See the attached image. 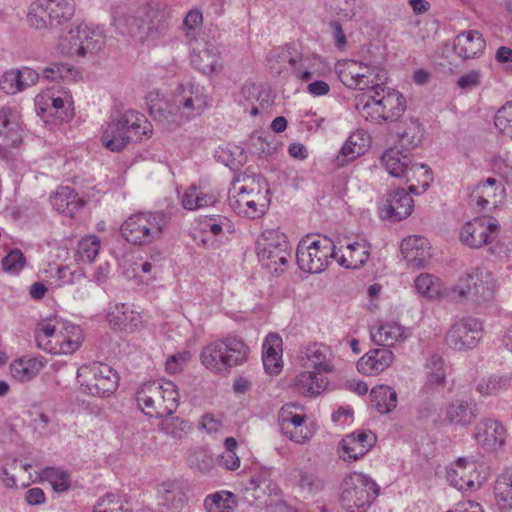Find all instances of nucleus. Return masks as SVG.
I'll list each match as a JSON object with an SVG mask.
<instances>
[{"label": "nucleus", "mask_w": 512, "mask_h": 512, "mask_svg": "<svg viewBox=\"0 0 512 512\" xmlns=\"http://www.w3.org/2000/svg\"><path fill=\"white\" fill-rule=\"evenodd\" d=\"M414 200L410 193L402 188L390 191L378 204L381 219L400 221L407 218L413 211Z\"/></svg>", "instance_id": "obj_22"}, {"label": "nucleus", "mask_w": 512, "mask_h": 512, "mask_svg": "<svg viewBox=\"0 0 512 512\" xmlns=\"http://www.w3.org/2000/svg\"><path fill=\"white\" fill-rule=\"evenodd\" d=\"M237 445L233 437H228L224 441L225 450L220 456V465L227 470L234 471L240 467V458L235 452Z\"/></svg>", "instance_id": "obj_60"}, {"label": "nucleus", "mask_w": 512, "mask_h": 512, "mask_svg": "<svg viewBox=\"0 0 512 512\" xmlns=\"http://www.w3.org/2000/svg\"><path fill=\"white\" fill-rule=\"evenodd\" d=\"M509 385V378L505 376L492 375L484 377L476 384V391L482 397H490L506 390Z\"/></svg>", "instance_id": "obj_55"}, {"label": "nucleus", "mask_w": 512, "mask_h": 512, "mask_svg": "<svg viewBox=\"0 0 512 512\" xmlns=\"http://www.w3.org/2000/svg\"><path fill=\"white\" fill-rule=\"evenodd\" d=\"M289 59H294L290 56L289 50L285 47L279 46L273 48L269 52L267 56V63L271 70L280 74L285 69L286 63H289Z\"/></svg>", "instance_id": "obj_61"}, {"label": "nucleus", "mask_w": 512, "mask_h": 512, "mask_svg": "<svg viewBox=\"0 0 512 512\" xmlns=\"http://www.w3.org/2000/svg\"><path fill=\"white\" fill-rule=\"evenodd\" d=\"M493 168L502 175L508 183H512V155L508 152L499 154L492 160Z\"/></svg>", "instance_id": "obj_64"}, {"label": "nucleus", "mask_w": 512, "mask_h": 512, "mask_svg": "<svg viewBox=\"0 0 512 512\" xmlns=\"http://www.w3.org/2000/svg\"><path fill=\"white\" fill-rule=\"evenodd\" d=\"M370 258V244L365 239L349 240L341 245L336 260L338 264L347 269H359Z\"/></svg>", "instance_id": "obj_33"}, {"label": "nucleus", "mask_w": 512, "mask_h": 512, "mask_svg": "<svg viewBox=\"0 0 512 512\" xmlns=\"http://www.w3.org/2000/svg\"><path fill=\"white\" fill-rule=\"evenodd\" d=\"M497 283L494 275L485 267H473L461 275L451 288L452 298L481 305L494 299Z\"/></svg>", "instance_id": "obj_8"}, {"label": "nucleus", "mask_w": 512, "mask_h": 512, "mask_svg": "<svg viewBox=\"0 0 512 512\" xmlns=\"http://www.w3.org/2000/svg\"><path fill=\"white\" fill-rule=\"evenodd\" d=\"M371 402L382 414L391 412L397 406V393L388 385H378L371 390Z\"/></svg>", "instance_id": "obj_50"}, {"label": "nucleus", "mask_w": 512, "mask_h": 512, "mask_svg": "<svg viewBox=\"0 0 512 512\" xmlns=\"http://www.w3.org/2000/svg\"><path fill=\"white\" fill-rule=\"evenodd\" d=\"M374 343L393 347L405 339V328L397 321H381L370 330Z\"/></svg>", "instance_id": "obj_41"}, {"label": "nucleus", "mask_w": 512, "mask_h": 512, "mask_svg": "<svg viewBox=\"0 0 512 512\" xmlns=\"http://www.w3.org/2000/svg\"><path fill=\"white\" fill-rule=\"evenodd\" d=\"M44 367L45 361L42 356L24 355L14 359L9 369L14 380L25 383L34 379Z\"/></svg>", "instance_id": "obj_38"}, {"label": "nucleus", "mask_w": 512, "mask_h": 512, "mask_svg": "<svg viewBox=\"0 0 512 512\" xmlns=\"http://www.w3.org/2000/svg\"><path fill=\"white\" fill-rule=\"evenodd\" d=\"M399 146L406 150L417 147L423 136V129L418 121L411 120L406 122L398 132Z\"/></svg>", "instance_id": "obj_53"}, {"label": "nucleus", "mask_w": 512, "mask_h": 512, "mask_svg": "<svg viewBox=\"0 0 512 512\" xmlns=\"http://www.w3.org/2000/svg\"><path fill=\"white\" fill-rule=\"evenodd\" d=\"M339 80L349 89L366 90L374 88L380 82L377 69L367 63L352 59H343L335 64Z\"/></svg>", "instance_id": "obj_17"}, {"label": "nucleus", "mask_w": 512, "mask_h": 512, "mask_svg": "<svg viewBox=\"0 0 512 512\" xmlns=\"http://www.w3.org/2000/svg\"><path fill=\"white\" fill-rule=\"evenodd\" d=\"M162 430L175 439H183L192 432L193 425L185 419L173 417L162 424Z\"/></svg>", "instance_id": "obj_59"}, {"label": "nucleus", "mask_w": 512, "mask_h": 512, "mask_svg": "<svg viewBox=\"0 0 512 512\" xmlns=\"http://www.w3.org/2000/svg\"><path fill=\"white\" fill-rule=\"evenodd\" d=\"M337 252L333 241L321 235H307L297 246L296 261L303 272L321 273L325 271Z\"/></svg>", "instance_id": "obj_11"}, {"label": "nucleus", "mask_w": 512, "mask_h": 512, "mask_svg": "<svg viewBox=\"0 0 512 512\" xmlns=\"http://www.w3.org/2000/svg\"><path fill=\"white\" fill-rule=\"evenodd\" d=\"M483 331V322L479 318L461 317L455 320L446 332L445 342L454 350H471L481 342Z\"/></svg>", "instance_id": "obj_18"}, {"label": "nucleus", "mask_w": 512, "mask_h": 512, "mask_svg": "<svg viewBox=\"0 0 512 512\" xmlns=\"http://www.w3.org/2000/svg\"><path fill=\"white\" fill-rule=\"evenodd\" d=\"M278 421L283 434L294 443L306 444L315 434V426L301 404L291 402L283 405Z\"/></svg>", "instance_id": "obj_16"}, {"label": "nucleus", "mask_w": 512, "mask_h": 512, "mask_svg": "<svg viewBox=\"0 0 512 512\" xmlns=\"http://www.w3.org/2000/svg\"><path fill=\"white\" fill-rule=\"evenodd\" d=\"M41 477L49 482L56 492L68 490L71 484L69 474L60 468L47 467L42 471Z\"/></svg>", "instance_id": "obj_56"}, {"label": "nucleus", "mask_w": 512, "mask_h": 512, "mask_svg": "<svg viewBox=\"0 0 512 512\" xmlns=\"http://www.w3.org/2000/svg\"><path fill=\"white\" fill-rule=\"evenodd\" d=\"M24 132L16 109H0V139L7 148H17L23 143Z\"/></svg>", "instance_id": "obj_32"}, {"label": "nucleus", "mask_w": 512, "mask_h": 512, "mask_svg": "<svg viewBox=\"0 0 512 512\" xmlns=\"http://www.w3.org/2000/svg\"><path fill=\"white\" fill-rule=\"evenodd\" d=\"M329 383L327 375L306 369L296 375L293 387L303 396L317 397L328 388Z\"/></svg>", "instance_id": "obj_35"}, {"label": "nucleus", "mask_w": 512, "mask_h": 512, "mask_svg": "<svg viewBox=\"0 0 512 512\" xmlns=\"http://www.w3.org/2000/svg\"><path fill=\"white\" fill-rule=\"evenodd\" d=\"M118 118L130 143L141 142L152 136V124L142 113L127 110Z\"/></svg>", "instance_id": "obj_34"}, {"label": "nucleus", "mask_w": 512, "mask_h": 512, "mask_svg": "<svg viewBox=\"0 0 512 512\" xmlns=\"http://www.w3.org/2000/svg\"><path fill=\"white\" fill-rule=\"evenodd\" d=\"M219 198L217 190L204 183H192L178 191L180 205L187 211L212 207Z\"/></svg>", "instance_id": "obj_24"}, {"label": "nucleus", "mask_w": 512, "mask_h": 512, "mask_svg": "<svg viewBox=\"0 0 512 512\" xmlns=\"http://www.w3.org/2000/svg\"><path fill=\"white\" fill-rule=\"evenodd\" d=\"M381 162L387 172L397 178H402L413 163L411 156L404 154L397 147L387 149L381 157Z\"/></svg>", "instance_id": "obj_47"}, {"label": "nucleus", "mask_w": 512, "mask_h": 512, "mask_svg": "<svg viewBox=\"0 0 512 512\" xmlns=\"http://www.w3.org/2000/svg\"><path fill=\"white\" fill-rule=\"evenodd\" d=\"M499 223L492 217H476L464 224L460 231L461 242L473 249L491 243L497 236Z\"/></svg>", "instance_id": "obj_21"}, {"label": "nucleus", "mask_w": 512, "mask_h": 512, "mask_svg": "<svg viewBox=\"0 0 512 512\" xmlns=\"http://www.w3.org/2000/svg\"><path fill=\"white\" fill-rule=\"evenodd\" d=\"M136 402L141 412L150 418L168 417L177 411L180 393L171 380L148 381L137 389Z\"/></svg>", "instance_id": "obj_4"}, {"label": "nucleus", "mask_w": 512, "mask_h": 512, "mask_svg": "<svg viewBox=\"0 0 512 512\" xmlns=\"http://www.w3.org/2000/svg\"><path fill=\"white\" fill-rule=\"evenodd\" d=\"M38 347L52 355H71L80 349L84 333L79 325L63 318H48L35 329Z\"/></svg>", "instance_id": "obj_2"}, {"label": "nucleus", "mask_w": 512, "mask_h": 512, "mask_svg": "<svg viewBox=\"0 0 512 512\" xmlns=\"http://www.w3.org/2000/svg\"><path fill=\"white\" fill-rule=\"evenodd\" d=\"M414 287L421 296L430 300L452 296L450 291H446L441 279L429 273L418 275L414 280Z\"/></svg>", "instance_id": "obj_46"}, {"label": "nucleus", "mask_w": 512, "mask_h": 512, "mask_svg": "<svg viewBox=\"0 0 512 512\" xmlns=\"http://www.w3.org/2000/svg\"><path fill=\"white\" fill-rule=\"evenodd\" d=\"M368 93L357 97L356 110L362 118L373 123L398 119L406 109V101L397 90L382 87L379 82Z\"/></svg>", "instance_id": "obj_3"}, {"label": "nucleus", "mask_w": 512, "mask_h": 512, "mask_svg": "<svg viewBox=\"0 0 512 512\" xmlns=\"http://www.w3.org/2000/svg\"><path fill=\"white\" fill-rule=\"evenodd\" d=\"M227 219L221 216H205L195 220L193 227V238L195 240L198 239L197 232L203 234V238H201V242L206 244L207 239L205 236L207 234H211L212 236H217L223 231V224Z\"/></svg>", "instance_id": "obj_52"}, {"label": "nucleus", "mask_w": 512, "mask_h": 512, "mask_svg": "<svg viewBox=\"0 0 512 512\" xmlns=\"http://www.w3.org/2000/svg\"><path fill=\"white\" fill-rule=\"evenodd\" d=\"M473 437L483 449L499 452L506 445L508 432L502 422L495 419H484L476 425Z\"/></svg>", "instance_id": "obj_23"}, {"label": "nucleus", "mask_w": 512, "mask_h": 512, "mask_svg": "<svg viewBox=\"0 0 512 512\" xmlns=\"http://www.w3.org/2000/svg\"><path fill=\"white\" fill-rule=\"evenodd\" d=\"M371 143L372 138L368 131L362 128L355 130L349 135L336 156V165L342 167L355 161L369 151Z\"/></svg>", "instance_id": "obj_29"}, {"label": "nucleus", "mask_w": 512, "mask_h": 512, "mask_svg": "<svg viewBox=\"0 0 512 512\" xmlns=\"http://www.w3.org/2000/svg\"><path fill=\"white\" fill-rule=\"evenodd\" d=\"M74 101L68 90L47 89L35 97L39 112L49 114L62 122H68L74 116Z\"/></svg>", "instance_id": "obj_20"}, {"label": "nucleus", "mask_w": 512, "mask_h": 512, "mask_svg": "<svg viewBox=\"0 0 512 512\" xmlns=\"http://www.w3.org/2000/svg\"><path fill=\"white\" fill-rule=\"evenodd\" d=\"M174 101L181 119L191 120L205 112L211 99L204 86L188 82L179 86Z\"/></svg>", "instance_id": "obj_19"}, {"label": "nucleus", "mask_w": 512, "mask_h": 512, "mask_svg": "<svg viewBox=\"0 0 512 512\" xmlns=\"http://www.w3.org/2000/svg\"><path fill=\"white\" fill-rule=\"evenodd\" d=\"M292 247L280 228H267L256 240V253L263 267L273 273L283 272L291 258Z\"/></svg>", "instance_id": "obj_10"}, {"label": "nucleus", "mask_w": 512, "mask_h": 512, "mask_svg": "<svg viewBox=\"0 0 512 512\" xmlns=\"http://www.w3.org/2000/svg\"><path fill=\"white\" fill-rule=\"evenodd\" d=\"M341 489L340 504L346 512H366L378 495L376 482L361 472L349 474Z\"/></svg>", "instance_id": "obj_12"}, {"label": "nucleus", "mask_w": 512, "mask_h": 512, "mask_svg": "<svg viewBox=\"0 0 512 512\" xmlns=\"http://www.w3.org/2000/svg\"><path fill=\"white\" fill-rule=\"evenodd\" d=\"M102 43L103 37L100 32L80 23L59 37L55 49L62 55L85 56L99 50Z\"/></svg>", "instance_id": "obj_15"}, {"label": "nucleus", "mask_w": 512, "mask_h": 512, "mask_svg": "<svg viewBox=\"0 0 512 512\" xmlns=\"http://www.w3.org/2000/svg\"><path fill=\"white\" fill-rule=\"evenodd\" d=\"M471 200L481 210L495 209L505 203L506 190L501 181L489 177L475 186Z\"/></svg>", "instance_id": "obj_25"}, {"label": "nucleus", "mask_w": 512, "mask_h": 512, "mask_svg": "<svg viewBox=\"0 0 512 512\" xmlns=\"http://www.w3.org/2000/svg\"><path fill=\"white\" fill-rule=\"evenodd\" d=\"M394 354L389 349H372L357 362V370L364 375H377L391 366Z\"/></svg>", "instance_id": "obj_37"}, {"label": "nucleus", "mask_w": 512, "mask_h": 512, "mask_svg": "<svg viewBox=\"0 0 512 512\" xmlns=\"http://www.w3.org/2000/svg\"><path fill=\"white\" fill-rule=\"evenodd\" d=\"M494 125L499 133L512 139V101L506 102L496 111Z\"/></svg>", "instance_id": "obj_58"}, {"label": "nucleus", "mask_w": 512, "mask_h": 512, "mask_svg": "<svg viewBox=\"0 0 512 512\" xmlns=\"http://www.w3.org/2000/svg\"><path fill=\"white\" fill-rule=\"evenodd\" d=\"M0 88L10 95L23 91L17 69L8 70L1 76Z\"/></svg>", "instance_id": "obj_63"}, {"label": "nucleus", "mask_w": 512, "mask_h": 512, "mask_svg": "<svg viewBox=\"0 0 512 512\" xmlns=\"http://www.w3.org/2000/svg\"><path fill=\"white\" fill-rule=\"evenodd\" d=\"M376 443L372 431L358 430L342 439L339 455L344 461H355L364 456Z\"/></svg>", "instance_id": "obj_28"}, {"label": "nucleus", "mask_w": 512, "mask_h": 512, "mask_svg": "<svg viewBox=\"0 0 512 512\" xmlns=\"http://www.w3.org/2000/svg\"><path fill=\"white\" fill-rule=\"evenodd\" d=\"M165 13L151 4L140 6L136 11L116 10L113 25L122 35H128L137 41L152 38L154 30L166 27Z\"/></svg>", "instance_id": "obj_6"}, {"label": "nucleus", "mask_w": 512, "mask_h": 512, "mask_svg": "<svg viewBox=\"0 0 512 512\" xmlns=\"http://www.w3.org/2000/svg\"><path fill=\"white\" fill-rule=\"evenodd\" d=\"M409 185V191L413 194H421L433 180L431 169L422 163H412L407 173L401 178Z\"/></svg>", "instance_id": "obj_45"}, {"label": "nucleus", "mask_w": 512, "mask_h": 512, "mask_svg": "<svg viewBox=\"0 0 512 512\" xmlns=\"http://www.w3.org/2000/svg\"><path fill=\"white\" fill-rule=\"evenodd\" d=\"M50 202L55 210L69 217H73L85 205L78 193L68 186L59 187L50 196Z\"/></svg>", "instance_id": "obj_42"}, {"label": "nucleus", "mask_w": 512, "mask_h": 512, "mask_svg": "<svg viewBox=\"0 0 512 512\" xmlns=\"http://www.w3.org/2000/svg\"><path fill=\"white\" fill-rule=\"evenodd\" d=\"M485 47V39L482 34L476 30L461 32L454 42V48L462 58H474L480 55Z\"/></svg>", "instance_id": "obj_44"}, {"label": "nucleus", "mask_w": 512, "mask_h": 512, "mask_svg": "<svg viewBox=\"0 0 512 512\" xmlns=\"http://www.w3.org/2000/svg\"><path fill=\"white\" fill-rule=\"evenodd\" d=\"M477 417L476 405L471 401L457 399L444 410V420L454 426L468 427Z\"/></svg>", "instance_id": "obj_40"}, {"label": "nucleus", "mask_w": 512, "mask_h": 512, "mask_svg": "<svg viewBox=\"0 0 512 512\" xmlns=\"http://www.w3.org/2000/svg\"><path fill=\"white\" fill-rule=\"evenodd\" d=\"M494 494L497 505L503 512L512 509V468L506 469L498 476Z\"/></svg>", "instance_id": "obj_49"}, {"label": "nucleus", "mask_w": 512, "mask_h": 512, "mask_svg": "<svg viewBox=\"0 0 512 512\" xmlns=\"http://www.w3.org/2000/svg\"><path fill=\"white\" fill-rule=\"evenodd\" d=\"M228 203L238 216L259 219L271 204L269 185L260 175H244L229 190Z\"/></svg>", "instance_id": "obj_1"}, {"label": "nucleus", "mask_w": 512, "mask_h": 512, "mask_svg": "<svg viewBox=\"0 0 512 512\" xmlns=\"http://www.w3.org/2000/svg\"><path fill=\"white\" fill-rule=\"evenodd\" d=\"M400 249L407 262L415 267L424 266L430 258V244L426 238L419 235L404 238Z\"/></svg>", "instance_id": "obj_36"}, {"label": "nucleus", "mask_w": 512, "mask_h": 512, "mask_svg": "<svg viewBox=\"0 0 512 512\" xmlns=\"http://www.w3.org/2000/svg\"><path fill=\"white\" fill-rule=\"evenodd\" d=\"M107 320L113 330L134 332L143 325V316L134 305L118 303L110 307Z\"/></svg>", "instance_id": "obj_27"}, {"label": "nucleus", "mask_w": 512, "mask_h": 512, "mask_svg": "<svg viewBox=\"0 0 512 512\" xmlns=\"http://www.w3.org/2000/svg\"><path fill=\"white\" fill-rule=\"evenodd\" d=\"M446 480L459 491L480 489L491 475L490 466L480 457L461 456L446 466Z\"/></svg>", "instance_id": "obj_9"}, {"label": "nucleus", "mask_w": 512, "mask_h": 512, "mask_svg": "<svg viewBox=\"0 0 512 512\" xmlns=\"http://www.w3.org/2000/svg\"><path fill=\"white\" fill-rule=\"evenodd\" d=\"M296 78L308 82L313 78H321L330 72V67L318 54L302 55L299 59H289Z\"/></svg>", "instance_id": "obj_31"}, {"label": "nucleus", "mask_w": 512, "mask_h": 512, "mask_svg": "<svg viewBox=\"0 0 512 512\" xmlns=\"http://www.w3.org/2000/svg\"><path fill=\"white\" fill-rule=\"evenodd\" d=\"M76 379L81 393L95 397L109 396L119 385L117 372L109 365L99 362L80 366Z\"/></svg>", "instance_id": "obj_13"}, {"label": "nucleus", "mask_w": 512, "mask_h": 512, "mask_svg": "<svg viewBox=\"0 0 512 512\" xmlns=\"http://www.w3.org/2000/svg\"><path fill=\"white\" fill-rule=\"evenodd\" d=\"M425 375V387L428 390L443 385L446 379L444 360L439 356L430 357L425 365Z\"/></svg>", "instance_id": "obj_51"}, {"label": "nucleus", "mask_w": 512, "mask_h": 512, "mask_svg": "<svg viewBox=\"0 0 512 512\" xmlns=\"http://www.w3.org/2000/svg\"><path fill=\"white\" fill-rule=\"evenodd\" d=\"M101 241L96 235H87L79 243L75 253V260L79 263L93 262L100 250Z\"/></svg>", "instance_id": "obj_54"}, {"label": "nucleus", "mask_w": 512, "mask_h": 512, "mask_svg": "<svg viewBox=\"0 0 512 512\" xmlns=\"http://www.w3.org/2000/svg\"><path fill=\"white\" fill-rule=\"evenodd\" d=\"M301 366L305 369L328 375L335 371L334 354L329 346L313 343L305 347L300 356Z\"/></svg>", "instance_id": "obj_26"}, {"label": "nucleus", "mask_w": 512, "mask_h": 512, "mask_svg": "<svg viewBox=\"0 0 512 512\" xmlns=\"http://www.w3.org/2000/svg\"><path fill=\"white\" fill-rule=\"evenodd\" d=\"M282 345V338L276 333H269L263 342V366L270 375H278L282 370Z\"/></svg>", "instance_id": "obj_39"}, {"label": "nucleus", "mask_w": 512, "mask_h": 512, "mask_svg": "<svg viewBox=\"0 0 512 512\" xmlns=\"http://www.w3.org/2000/svg\"><path fill=\"white\" fill-rule=\"evenodd\" d=\"M75 13L74 0H36L27 14L29 25L41 30L67 24Z\"/></svg>", "instance_id": "obj_14"}, {"label": "nucleus", "mask_w": 512, "mask_h": 512, "mask_svg": "<svg viewBox=\"0 0 512 512\" xmlns=\"http://www.w3.org/2000/svg\"><path fill=\"white\" fill-rule=\"evenodd\" d=\"M193 66L206 75H217L223 68L219 50L206 42H198L191 54Z\"/></svg>", "instance_id": "obj_30"}, {"label": "nucleus", "mask_w": 512, "mask_h": 512, "mask_svg": "<svg viewBox=\"0 0 512 512\" xmlns=\"http://www.w3.org/2000/svg\"><path fill=\"white\" fill-rule=\"evenodd\" d=\"M250 349L242 338L227 336L207 343L200 353L202 365L215 374H222L244 364Z\"/></svg>", "instance_id": "obj_5"}, {"label": "nucleus", "mask_w": 512, "mask_h": 512, "mask_svg": "<svg viewBox=\"0 0 512 512\" xmlns=\"http://www.w3.org/2000/svg\"><path fill=\"white\" fill-rule=\"evenodd\" d=\"M100 142L111 152H121L130 144L118 117L103 126Z\"/></svg>", "instance_id": "obj_43"}, {"label": "nucleus", "mask_w": 512, "mask_h": 512, "mask_svg": "<svg viewBox=\"0 0 512 512\" xmlns=\"http://www.w3.org/2000/svg\"><path fill=\"white\" fill-rule=\"evenodd\" d=\"M237 505V496L227 490L216 491L204 499V507L207 512H234Z\"/></svg>", "instance_id": "obj_48"}, {"label": "nucleus", "mask_w": 512, "mask_h": 512, "mask_svg": "<svg viewBox=\"0 0 512 512\" xmlns=\"http://www.w3.org/2000/svg\"><path fill=\"white\" fill-rule=\"evenodd\" d=\"M93 512H131V508L120 496L107 494L98 500Z\"/></svg>", "instance_id": "obj_57"}, {"label": "nucleus", "mask_w": 512, "mask_h": 512, "mask_svg": "<svg viewBox=\"0 0 512 512\" xmlns=\"http://www.w3.org/2000/svg\"><path fill=\"white\" fill-rule=\"evenodd\" d=\"M163 270V257L160 253L151 254L141 265V271L147 275L146 283L156 281Z\"/></svg>", "instance_id": "obj_62"}, {"label": "nucleus", "mask_w": 512, "mask_h": 512, "mask_svg": "<svg viewBox=\"0 0 512 512\" xmlns=\"http://www.w3.org/2000/svg\"><path fill=\"white\" fill-rule=\"evenodd\" d=\"M167 228V219L159 212H138L128 216L120 227L121 236L134 246L159 241Z\"/></svg>", "instance_id": "obj_7"}]
</instances>
